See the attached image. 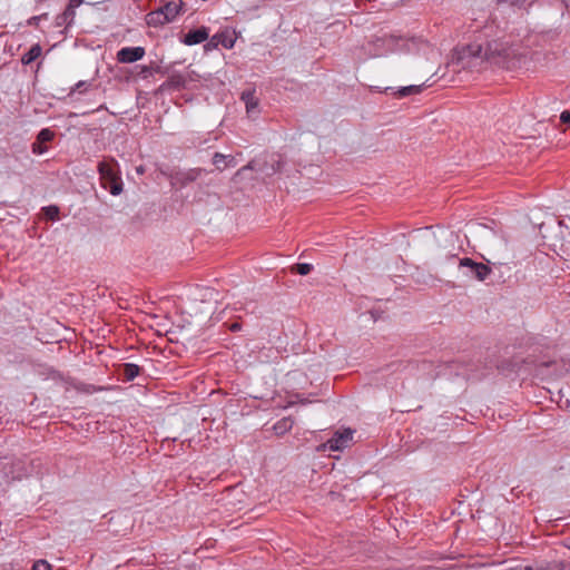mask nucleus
Listing matches in <instances>:
<instances>
[{
    "label": "nucleus",
    "mask_w": 570,
    "mask_h": 570,
    "mask_svg": "<svg viewBox=\"0 0 570 570\" xmlns=\"http://www.w3.org/2000/svg\"><path fill=\"white\" fill-rule=\"evenodd\" d=\"M480 60L490 65L498 66L507 70L520 68L524 56L518 53L513 46L500 39H489L481 32L474 40L463 46L458 51V61L463 68L470 67V61Z\"/></svg>",
    "instance_id": "nucleus-1"
},
{
    "label": "nucleus",
    "mask_w": 570,
    "mask_h": 570,
    "mask_svg": "<svg viewBox=\"0 0 570 570\" xmlns=\"http://www.w3.org/2000/svg\"><path fill=\"white\" fill-rule=\"evenodd\" d=\"M97 170L102 188L114 196H118L122 193L124 183L120 176L119 164L115 158L109 157L99 161Z\"/></svg>",
    "instance_id": "nucleus-2"
},
{
    "label": "nucleus",
    "mask_w": 570,
    "mask_h": 570,
    "mask_svg": "<svg viewBox=\"0 0 570 570\" xmlns=\"http://www.w3.org/2000/svg\"><path fill=\"white\" fill-rule=\"evenodd\" d=\"M285 161L282 156L278 154H272L265 156L264 158H257L250 160L246 166H244L239 171H244L246 169L255 170L263 176L271 177L277 173H281Z\"/></svg>",
    "instance_id": "nucleus-3"
},
{
    "label": "nucleus",
    "mask_w": 570,
    "mask_h": 570,
    "mask_svg": "<svg viewBox=\"0 0 570 570\" xmlns=\"http://www.w3.org/2000/svg\"><path fill=\"white\" fill-rule=\"evenodd\" d=\"M459 268H465L463 274L478 282H484L492 275V267L488 263H479L470 257L460 258Z\"/></svg>",
    "instance_id": "nucleus-4"
},
{
    "label": "nucleus",
    "mask_w": 570,
    "mask_h": 570,
    "mask_svg": "<svg viewBox=\"0 0 570 570\" xmlns=\"http://www.w3.org/2000/svg\"><path fill=\"white\" fill-rule=\"evenodd\" d=\"M381 42L382 46L389 47L391 50H401L411 52L414 49H419L420 45L423 43L421 38H403L393 35H385L382 38L376 39V43Z\"/></svg>",
    "instance_id": "nucleus-5"
},
{
    "label": "nucleus",
    "mask_w": 570,
    "mask_h": 570,
    "mask_svg": "<svg viewBox=\"0 0 570 570\" xmlns=\"http://www.w3.org/2000/svg\"><path fill=\"white\" fill-rule=\"evenodd\" d=\"M8 140L9 153L6 155H19V165L16 166V169H22L23 167H29L32 164V159L28 154V140L26 137L17 135L11 140Z\"/></svg>",
    "instance_id": "nucleus-6"
},
{
    "label": "nucleus",
    "mask_w": 570,
    "mask_h": 570,
    "mask_svg": "<svg viewBox=\"0 0 570 570\" xmlns=\"http://www.w3.org/2000/svg\"><path fill=\"white\" fill-rule=\"evenodd\" d=\"M209 171L205 168H189L186 170H176L170 175V180L173 186H178L179 188H184L189 184L196 181L203 174H208Z\"/></svg>",
    "instance_id": "nucleus-7"
},
{
    "label": "nucleus",
    "mask_w": 570,
    "mask_h": 570,
    "mask_svg": "<svg viewBox=\"0 0 570 570\" xmlns=\"http://www.w3.org/2000/svg\"><path fill=\"white\" fill-rule=\"evenodd\" d=\"M354 430L344 429L343 431H336L331 439L323 444L324 449L331 451H343L346 449L353 440Z\"/></svg>",
    "instance_id": "nucleus-8"
},
{
    "label": "nucleus",
    "mask_w": 570,
    "mask_h": 570,
    "mask_svg": "<svg viewBox=\"0 0 570 570\" xmlns=\"http://www.w3.org/2000/svg\"><path fill=\"white\" fill-rule=\"evenodd\" d=\"M2 474L11 481L21 479L24 474L23 462L8 455L2 456Z\"/></svg>",
    "instance_id": "nucleus-9"
},
{
    "label": "nucleus",
    "mask_w": 570,
    "mask_h": 570,
    "mask_svg": "<svg viewBox=\"0 0 570 570\" xmlns=\"http://www.w3.org/2000/svg\"><path fill=\"white\" fill-rule=\"evenodd\" d=\"M56 137V132L50 128H42L36 136V140L31 144V151L35 155H43L48 151V142Z\"/></svg>",
    "instance_id": "nucleus-10"
},
{
    "label": "nucleus",
    "mask_w": 570,
    "mask_h": 570,
    "mask_svg": "<svg viewBox=\"0 0 570 570\" xmlns=\"http://www.w3.org/2000/svg\"><path fill=\"white\" fill-rule=\"evenodd\" d=\"M146 55L144 47H124L117 51L116 58L120 63H134L141 60Z\"/></svg>",
    "instance_id": "nucleus-11"
},
{
    "label": "nucleus",
    "mask_w": 570,
    "mask_h": 570,
    "mask_svg": "<svg viewBox=\"0 0 570 570\" xmlns=\"http://www.w3.org/2000/svg\"><path fill=\"white\" fill-rule=\"evenodd\" d=\"M209 38V28L202 26L196 29L189 30L180 38V41L186 46H195L206 41Z\"/></svg>",
    "instance_id": "nucleus-12"
},
{
    "label": "nucleus",
    "mask_w": 570,
    "mask_h": 570,
    "mask_svg": "<svg viewBox=\"0 0 570 570\" xmlns=\"http://www.w3.org/2000/svg\"><path fill=\"white\" fill-rule=\"evenodd\" d=\"M142 367L134 363H122L117 366L119 380L128 383L134 381L142 373Z\"/></svg>",
    "instance_id": "nucleus-13"
},
{
    "label": "nucleus",
    "mask_w": 570,
    "mask_h": 570,
    "mask_svg": "<svg viewBox=\"0 0 570 570\" xmlns=\"http://www.w3.org/2000/svg\"><path fill=\"white\" fill-rule=\"evenodd\" d=\"M520 570H566V563L558 560L539 559L520 568Z\"/></svg>",
    "instance_id": "nucleus-14"
},
{
    "label": "nucleus",
    "mask_w": 570,
    "mask_h": 570,
    "mask_svg": "<svg viewBox=\"0 0 570 570\" xmlns=\"http://www.w3.org/2000/svg\"><path fill=\"white\" fill-rule=\"evenodd\" d=\"M487 263L492 267V275L497 277L498 283L503 284L511 277L512 268L508 263L490 259H487Z\"/></svg>",
    "instance_id": "nucleus-15"
},
{
    "label": "nucleus",
    "mask_w": 570,
    "mask_h": 570,
    "mask_svg": "<svg viewBox=\"0 0 570 570\" xmlns=\"http://www.w3.org/2000/svg\"><path fill=\"white\" fill-rule=\"evenodd\" d=\"M185 88H186L185 77L178 72H175V73L170 75L167 78V80L164 81L159 86L158 91H164V90L180 91V90H184Z\"/></svg>",
    "instance_id": "nucleus-16"
},
{
    "label": "nucleus",
    "mask_w": 570,
    "mask_h": 570,
    "mask_svg": "<svg viewBox=\"0 0 570 570\" xmlns=\"http://www.w3.org/2000/svg\"><path fill=\"white\" fill-rule=\"evenodd\" d=\"M212 164L218 171H224L227 168H234L237 166V160L233 155H224L222 153H214L212 157Z\"/></svg>",
    "instance_id": "nucleus-17"
},
{
    "label": "nucleus",
    "mask_w": 570,
    "mask_h": 570,
    "mask_svg": "<svg viewBox=\"0 0 570 570\" xmlns=\"http://www.w3.org/2000/svg\"><path fill=\"white\" fill-rule=\"evenodd\" d=\"M426 87L425 82L421 85H411L405 87H400L396 91L392 87L385 88V92L389 90L392 91V95L396 98H404L411 95H419L423 91V89Z\"/></svg>",
    "instance_id": "nucleus-18"
},
{
    "label": "nucleus",
    "mask_w": 570,
    "mask_h": 570,
    "mask_svg": "<svg viewBox=\"0 0 570 570\" xmlns=\"http://www.w3.org/2000/svg\"><path fill=\"white\" fill-rule=\"evenodd\" d=\"M138 67L140 69L138 72V77L141 79H148L149 77L154 76L155 73L165 76L169 72L168 68H163L161 66H159L157 62H154V61H151L147 66H138Z\"/></svg>",
    "instance_id": "nucleus-19"
},
{
    "label": "nucleus",
    "mask_w": 570,
    "mask_h": 570,
    "mask_svg": "<svg viewBox=\"0 0 570 570\" xmlns=\"http://www.w3.org/2000/svg\"><path fill=\"white\" fill-rule=\"evenodd\" d=\"M240 100L244 101L247 112H255L259 105V99L256 97L255 89L244 90L240 95Z\"/></svg>",
    "instance_id": "nucleus-20"
},
{
    "label": "nucleus",
    "mask_w": 570,
    "mask_h": 570,
    "mask_svg": "<svg viewBox=\"0 0 570 570\" xmlns=\"http://www.w3.org/2000/svg\"><path fill=\"white\" fill-rule=\"evenodd\" d=\"M170 19L166 18V16L163 14V10L156 9L146 14V23L149 27H160L166 23H169Z\"/></svg>",
    "instance_id": "nucleus-21"
},
{
    "label": "nucleus",
    "mask_w": 570,
    "mask_h": 570,
    "mask_svg": "<svg viewBox=\"0 0 570 570\" xmlns=\"http://www.w3.org/2000/svg\"><path fill=\"white\" fill-rule=\"evenodd\" d=\"M214 47H217L218 45H222L226 49H232L235 45V38L233 35L229 33L228 30H224L220 32H217L212 37V42H214Z\"/></svg>",
    "instance_id": "nucleus-22"
},
{
    "label": "nucleus",
    "mask_w": 570,
    "mask_h": 570,
    "mask_svg": "<svg viewBox=\"0 0 570 570\" xmlns=\"http://www.w3.org/2000/svg\"><path fill=\"white\" fill-rule=\"evenodd\" d=\"M19 155H4L3 165L8 173L14 175H22L29 167H23L22 169H16V166L19 165Z\"/></svg>",
    "instance_id": "nucleus-23"
},
{
    "label": "nucleus",
    "mask_w": 570,
    "mask_h": 570,
    "mask_svg": "<svg viewBox=\"0 0 570 570\" xmlns=\"http://www.w3.org/2000/svg\"><path fill=\"white\" fill-rule=\"evenodd\" d=\"M76 17V11L66 7V9L56 17L55 23L57 27L68 28L72 24Z\"/></svg>",
    "instance_id": "nucleus-24"
},
{
    "label": "nucleus",
    "mask_w": 570,
    "mask_h": 570,
    "mask_svg": "<svg viewBox=\"0 0 570 570\" xmlns=\"http://www.w3.org/2000/svg\"><path fill=\"white\" fill-rule=\"evenodd\" d=\"M293 425H294V420L291 416H286V417L278 420L273 425V431L275 432L276 435L281 436V435H284L285 433H287L288 431H291L293 429Z\"/></svg>",
    "instance_id": "nucleus-25"
},
{
    "label": "nucleus",
    "mask_w": 570,
    "mask_h": 570,
    "mask_svg": "<svg viewBox=\"0 0 570 570\" xmlns=\"http://www.w3.org/2000/svg\"><path fill=\"white\" fill-rule=\"evenodd\" d=\"M42 49L39 43L30 47V49L22 56L21 62L23 65H30L41 56Z\"/></svg>",
    "instance_id": "nucleus-26"
},
{
    "label": "nucleus",
    "mask_w": 570,
    "mask_h": 570,
    "mask_svg": "<svg viewBox=\"0 0 570 570\" xmlns=\"http://www.w3.org/2000/svg\"><path fill=\"white\" fill-rule=\"evenodd\" d=\"M538 0H497L498 4L508 3L511 7L518 9H524L529 11V9L537 2Z\"/></svg>",
    "instance_id": "nucleus-27"
},
{
    "label": "nucleus",
    "mask_w": 570,
    "mask_h": 570,
    "mask_svg": "<svg viewBox=\"0 0 570 570\" xmlns=\"http://www.w3.org/2000/svg\"><path fill=\"white\" fill-rule=\"evenodd\" d=\"M41 214L45 219L56 222L59 219L60 208L57 205H49L41 208Z\"/></svg>",
    "instance_id": "nucleus-28"
},
{
    "label": "nucleus",
    "mask_w": 570,
    "mask_h": 570,
    "mask_svg": "<svg viewBox=\"0 0 570 570\" xmlns=\"http://www.w3.org/2000/svg\"><path fill=\"white\" fill-rule=\"evenodd\" d=\"M159 10H163V14L166 16V18L170 19V22H173L178 16V11L176 9V1L166 2L164 6L159 7Z\"/></svg>",
    "instance_id": "nucleus-29"
},
{
    "label": "nucleus",
    "mask_w": 570,
    "mask_h": 570,
    "mask_svg": "<svg viewBox=\"0 0 570 570\" xmlns=\"http://www.w3.org/2000/svg\"><path fill=\"white\" fill-rule=\"evenodd\" d=\"M294 271L302 276L308 275L313 271V265L309 263H298L294 266Z\"/></svg>",
    "instance_id": "nucleus-30"
},
{
    "label": "nucleus",
    "mask_w": 570,
    "mask_h": 570,
    "mask_svg": "<svg viewBox=\"0 0 570 570\" xmlns=\"http://www.w3.org/2000/svg\"><path fill=\"white\" fill-rule=\"evenodd\" d=\"M31 570H52V566L45 559L37 560Z\"/></svg>",
    "instance_id": "nucleus-31"
},
{
    "label": "nucleus",
    "mask_w": 570,
    "mask_h": 570,
    "mask_svg": "<svg viewBox=\"0 0 570 570\" xmlns=\"http://www.w3.org/2000/svg\"><path fill=\"white\" fill-rule=\"evenodd\" d=\"M87 88H88V82L80 80L70 89L69 96H71L75 92L83 94L87 90Z\"/></svg>",
    "instance_id": "nucleus-32"
},
{
    "label": "nucleus",
    "mask_w": 570,
    "mask_h": 570,
    "mask_svg": "<svg viewBox=\"0 0 570 570\" xmlns=\"http://www.w3.org/2000/svg\"><path fill=\"white\" fill-rule=\"evenodd\" d=\"M48 14L47 13H43V14H40V16H35L32 18L29 19V24L31 26H38L39 21L42 20V19H47Z\"/></svg>",
    "instance_id": "nucleus-33"
},
{
    "label": "nucleus",
    "mask_w": 570,
    "mask_h": 570,
    "mask_svg": "<svg viewBox=\"0 0 570 570\" xmlns=\"http://www.w3.org/2000/svg\"><path fill=\"white\" fill-rule=\"evenodd\" d=\"M560 121L562 124L570 125V110H564L560 115Z\"/></svg>",
    "instance_id": "nucleus-34"
},
{
    "label": "nucleus",
    "mask_w": 570,
    "mask_h": 570,
    "mask_svg": "<svg viewBox=\"0 0 570 570\" xmlns=\"http://www.w3.org/2000/svg\"><path fill=\"white\" fill-rule=\"evenodd\" d=\"M82 2L83 0H69L67 7L76 11V8L79 7Z\"/></svg>",
    "instance_id": "nucleus-35"
},
{
    "label": "nucleus",
    "mask_w": 570,
    "mask_h": 570,
    "mask_svg": "<svg viewBox=\"0 0 570 570\" xmlns=\"http://www.w3.org/2000/svg\"><path fill=\"white\" fill-rule=\"evenodd\" d=\"M184 6L185 3L181 0H178V2H176V9L178 11V14H180V12L183 11Z\"/></svg>",
    "instance_id": "nucleus-36"
},
{
    "label": "nucleus",
    "mask_w": 570,
    "mask_h": 570,
    "mask_svg": "<svg viewBox=\"0 0 570 570\" xmlns=\"http://www.w3.org/2000/svg\"><path fill=\"white\" fill-rule=\"evenodd\" d=\"M215 42H216V41L212 42V39H210V40L205 45V49L207 50V49H209L210 47H214V43H215Z\"/></svg>",
    "instance_id": "nucleus-37"
},
{
    "label": "nucleus",
    "mask_w": 570,
    "mask_h": 570,
    "mask_svg": "<svg viewBox=\"0 0 570 570\" xmlns=\"http://www.w3.org/2000/svg\"><path fill=\"white\" fill-rule=\"evenodd\" d=\"M240 328V325L238 323H234L230 327L232 331H237Z\"/></svg>",
    "instance_id": "nucleus-38"
},
{
    "label": "nucleus",
    "mask_w": 570,
    "mask_h": 570,
    "mask_svg": "<svg viewBox=\"0 0 570 570\" xmlns=\"http://www.w3.org/2000/svg\"><path fill=\"white\" fill-rule=\"evenodd\" d=\"M566 547L570 549V539L567 540Z\"/></svg>",
    "instance_id": "nucleus-39"
},
{
    "label": "nucleus",
    "mask_w": 570,
    "mask_h": 570,
    "mask_svg": "<svg viewBox=\"0 0 570 570\" xmlns=\"http://www.w3.org/2000/svg\"><path fill=\"white\" fill-rule=\"evenodd\" d=\"M57 570H67V569H65V568H59V569H57Z\"/></svg>",
    "instance_id": "nucleus-40"
}]
</instances>
